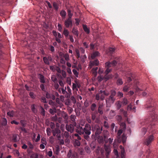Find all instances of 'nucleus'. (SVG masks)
<instances>
[{
  "instance_id": "47",
  "label": "nucleus",
  "mask_w": 158,
  "mask_h": 158,
  "mask_svg": "<svg viewBox=\"0 0 158 158\" xmlns=\"http://www.w3.org/2000/svg\"><path fill=\"white\" fill-rule=\"evenodd\" d=\"M19 129L21 130V131H23L25 133H26L27 132V131L24 128V127H19Z\"/></svg>"
},
{
  "instance_id": "17",
  "label": "nucleus",
  "mask_w": 158,
  "mask_h": 158,
  "mask_svg": "<svg viewBox=\"0 0 158 158\" xmlns=\"http://www.w3.org/2000/svg\"><path fill=\"white\" fill-rule=\"evenodd\" d=\"M38 77L41 83L43 84L45 83V77L43 75L41 74H38Z\"/></svg>"
},
{
  "instance_id": "41",
  "label": "nucleus",
  "mask_w": 158,
  "mask_h": 158,
  "mask_svg": "<svg viewBox=\"0 0 158 158\" xmlns=\"http://www.w3.org/2000/svg\"><path fill=\"white\" fill-rule=\"evenodd\" d=\"M27 144L29 148L31 150H32L34 148V146L30 142L28 141L27 143Z\"/></svg>"
},
{
  "instance_id": "63",
  "label": "nucleus",
  "mask_w": 158,
  "mask_h": 158,
  "mask_svg": "<svg viewBox=\"0 0 158 158\" xmlns=\"http://www.w3.org/2000/svg\"><path fill=\"white\" fill-rule=\"evenodd\" d=\"M110 114L112 116H114L115 115V113L114 111L111 110L110 113Z\"/></svg>"
},
{
  "instance_id": "20",
  "label": "nucleus",
  "mask_w": 158,
  "mask_h": 158,
  "mask_svg": "<svg viewBox=\"0 0 158 158\" xmlns=\"http://www.w3.org/2000/svg\"><path fill=\"white\" fill-rule=\"evenodd\" d=\"M98 138V141L99 143H103L105 141V139L103 136L99 135V136H96Z\"/></svg>"
},
{
  "instance_id": "26",
  "label": "nucleus",
  "mask_w": 158,
  "mask_h": 158,
  "mask_svg": "<svg viewBox=\"0 0 158 158\" xmlns=\"http://www.w3.org/2000/svg\"><path fill=\"white\" fill-rule=\"evenodd\" d=\"M97 108V105L95 103H93L90 106L91 110L92 111H95Z\"/></svg>"
},
{
  "instance_id": "61",
  "label": "nucleus",
  "mask_w": 158,
  "mask_h": 158,
  "mask_svg": "<svg viewBox=\"0 0 158 158\" xmlns=\"http://www.w3.org/2000/svg\"><path fill=\"white\" fill-rule=\"evenodd\" d=\"M124 152H125V151H124V149H122L121 150V157L122 158H124Z\"/></svg>"
},
{
  "instance_id": "62",
  "label": "nucleus",
  "mask_w": 158,
  "mask_h": 158,
  "mask_svg": "<svg viewBox=\"0 0 158 158\" xmlns=\"http://www.w3.org/2000/svg\"><path fill=\"white\" fill-rule=\"evenodd\" d=\"M114 152L115 155L116 156V158H118L119 156L118 151L116 149H114Z\"/></svg>"
},
{
  "instance_id": "36",
  "label": "nucleus",
  "mask_w": 158,
  "mask_h": 158,
  "mask_svg": "<svg viewBox=\"0 0 158 158\" xmlns=\"http://www.w3.org/2000/svg\"><path fill=\"white\" fill-rule=\"evenodd\" d=\"M116 83L118 85H122L123 84V82L122 79L120 78H118L117 79Z\"/></svg>"
},
{
  "instance_id": "54",
  "label": "nucleus",
  "mask_w": 158,
  "mask_h": 158,
  "mask_svg": "<svg viewBox=\"0 0 158 158\" xmlns=\"http://www.w3.org/2000/svg\"><path fill=\"white\" fill-rule=\"evenodd\" d=\"M7 121L6 118H3L2 119V124L3 125L5 126L7 124Z\"/></svg>"
},
{
  "instance_id": "45",
  "label": "nucleus",
  "mask_w": 158,
  "mask_h": 158,
  "mask_svg": "<svg viewBox=\"0 0 158 158\" xmlns=\"http://www.w3.org/2000/svg\"><path fill=\"white\" fill-rule=\"evenodd\" d=\"M12 140L13 142H16L18 141L17 137L16 135H14L12 137Z\"/></svg>"
},
{
  "instance_id": "50",
  "label": "nucleus",
  "mask_w": 158,
  "mask_h": 158,
  "mask_svg": "<svg viewBox=\"0 0 158 158\" xmlns=\"http://www.w3.org/2000/svg\"><path fill=\"white\" fill-rule=\"evenodd\" d=\"M46 131L47 135L48 136H50L51 134V129L49 127L47 128L46 129Z\"/></svg>"
},
{
  "instance_id": "33",
  "label": "nucleus",
  "mask_w": 158,
  "mask_h": 158,
  "mask_svg": "<svg viewBox=\"0 0 158 158\" xmlns=\"http://www.w3.org/2000/svg\"><path fill=\"white\" fill-rule=\"evenodd\" d=\"M66 12L64 10H62L60 12V15L63 18H65L66 15Z\"/></svg>"
},
{
  "instance_id": "42",
  "label": "nucleus",
  "mask_w": 158,
  "mask_h": 158,
  "mask_svg": "<svg viewBox=\"0 0 158 158\" xmlns=\"http://www.w3.org/2000/svg\"><path fill=\"white\" fill-rule=\"evenodd\" d=\"M129 90V87L127 85L125 86L123 89V91L124 92H127Z\"/></svg>"
},
{
  "instance_id": "58",
  "label": "nucleus",
  "mask_w": 158,
  "mask_h": 158,
  "mask_svg": "<svg viewBox=\"0 0 158 158\" xmlns=\"http://www.w3.org/2000/svg\"><path fill=\"white\" fill-rule=\"evenodd\" d=\"M86 56L85 55H84L81 56V60L83 63H84L85 62V59H86Z\"/></svg>"
},
{
  "instance_id": "40",
  "label": "nucleus",
  "mask_w": 158,
  "mask_h": 158,
  "mask_svg": "<svg viewBox=\"0 0 158 158\" xmlns=\"http://www.w3.org/2000/svg\"><path fill=\"white\" fill-rule=\"evenodd\" d=\"M7 114L10 117H13L14 115V112L13 110L10 111L7 113Z\"/></svg>"
},
{
  "instance_id": "39",
  "label": "nucleus",
  "mask_w": 158,
  "mask_h": 158,
  "mask_svg": "<svg viewBox=\"0 0 158 158\" xmlns=\"http://www.w3.org/2000/svg\"><path fill=\"white\" fill-rule=\"evenodd\" d=\"M40 113L43 116H44L45 115V111L44 108L42 106H40Z\"/></svg>"
},
{
  "instance_id": "48",
  "label": "nucleus",
  "mask_w": 158,
  "mask_h": 158,
  "mask_svg": "<svg viewBox=\"0 0 158 158\" xmlns=\"http://www.w3.org/2000/svg\"><path fill=\"white\" fill-rule=\"evenodd\" d=\"M52 131H54L56 134V135L60 133V131L59 128H56L54 130H52Z\"/></svg>"
},
{
  "instance_id": "7",
  "label": "nucleus",
  "mask_w": 158,
  "mask_h": 158,
  "mask_svg": "<svg viewBox=\"0 0 158 158\" xmlns=\"http://www.w3.org/2000/svg\"><path fill=\"white\" fill-rule=\"evenodd\" d=\"M64 24L66 28L71 27L73 25V20L72 19H67L65 21Z\"/></svg>"
},
{
  "instance_id": "56",
  "label": "nucleus",
  "mask_w": 158,
  "mask_h": 158,
  "mask_svg": "<svg viewBox=\"0 0 158 158\" xmlns=\"http://www.w3.org/2000/svg\"><path fill=\"white\" fill-rule=\"evenodd\" d=\"M64 136L65 138H68L69 136V134L67 131H65L64 133Z\"/></svg>"
},
{
  "instance_id": "19",
  "label": "nucleus",
  "mask_w": 158,
  "mask_h": 158,
  "mask_svg": "<svg viewBox=\"0 0 158 158\" xmlns=\"http://www.w3.org/2000/svg\"><path fill=\"white\" fill-rule=\"evenodd\" d=\"M31 110L32 112L35 114H36L37 113V106L35 104H32L31 106Z\"/></svg>"
},
{
  "instance_id": "55",
  "label": "nucleus",
  "mask_w": 158,
  "mask_h": 158,
  "mask_svg": "<svg viewBox=\"0 0 158 158\" xmlns=\"http://www.w3.org/2000/svg\"><path fill=\"white\" fill-rule=\"evenodd\" d=\"M85 152L88 153H89L90 152V148L88 147H86L85 148Z\"/></svg>"
},
{
  "instance_id": "11",
  "label": "nucleus",
  "mask_w": 158,
  "mask_h": 158,
  "mask_svg": "<svg viewBox=\"0 0 158 158\" xmlns=\"http://www.w3.org/2000/svg\"><path fill=\"white\" fill-rule=\"evenodd\" d=\"M109 131L106 130H103L102 131V135L104 138L105 142L106 143L108 142V140L107 139L109 137Z\"/></svg>"
},
{
  "instance_id": "2",
  "label": "nucleus",
  "mask_w": 158,
  "mask_h": 158,
  "mask_svg": "<svg viewBox=\"0 0 158 158\" xmlns=\"http://www.w3.org/2000/svg\"><path fill=\"white\" fill-rule=\"evenodd\" d=\"M77 127L76 132L80 135H83L84 138L87 140L90 139L89 135L91 134V128L89 124H86L84 128L80 125L77 126Z\"/></svg>"
},
{
  "instance_id": "53",
  "label": "nucleus",
  "mask_w": 158,
  "mask_h": 158,
  "mask_svg": "<svg viewBox=\"0 0 158 158\" xmlns=\"http://www.w3.org/2000/svg\"><path fill=\"white\" fill-rule=\"evenodd\" d=\"M30 158H39L38 155L37 154H33L30 156Z\"/></svg>"
},
{
  "instance_id": "14",
  "label": "nucleus",
  "mask_w": 158,
  "mask_h": 158,
  "mask_svg": "<svg viewBox=\"0 0 158 158\" xmlns=\"http://www.w3.org/2000/svg\"><path fill=\"white\" fill-rule=\"evenodd\" d=\"M103 107L104 105L102 103L99 104L98 105L97 112L100 115H102L103 113Z\"/></svg>"
},
{
  "instance_id": "8",
  "label": "nucleus",
  "mask_w": 158,
  "mask_h": 158,
  "mask_svg": "<svg viewBox=\"0 0 158 158\" xmlns=\"http://www.w3.org/2000/svg\"><path fill=\"white\" fill-rule=\"evenodd\" d=\"M99 63V61L98 59L90 60L89 63V66L91 68L93 66L98 65Z\"/></svg>"
},
{
  "instance_id": "35",
  "label": "nucleus",
  "mask_w": 158,
  "mask_h": 158,
  "mask_svg": "<svg viewBox=\"0 0 158 158\" xmlns=\"http://www.w3.org/2000/svg\"><path fill=\"white\" fill-rule=\"evenodd\" d=\"M62 116L65 120L66 121H67L68 119V114L66 113L63 112L62 114Z\"/></svg>"
},
{
  "instance_id": "13",
  "label": "nucleus",
  "mask_w": 158,
  "mask_h": 158,
  "mask_svg": "<svg viewBox=\"0 0 158 158\" xmlns=\"http://www.w3.org/2000/svg\"><path fill=\"white\" fill-rule=\"evenodd\" d=\"M73 124H71L69 125L66 124V130L69 132L72 133L74 131V127Z\"/></svg>"
},
{
  "instance_id": "6",
  "label": "nucleus",
  "mask_w": 158,
  "mask_h": 158,
  "mask_svg": "<svg viewBox=\"0 0 158 158\" xmlns=\"http://www.w3.org/2000/svg\"><path fill=\"white\" fill-rule=\"evenodd\" d=\"M67 156V158H78V153L75 152H73L71 149H70L68 152Z\"/></svg>"
},
{
  "instance_id": "15",
  "label": "nucleus",
  "mask_w": 158,
  "mask_h": 158,
  "mask_svg": "<svg viewBox=\"0 0 158 158\" xmlns=\"http://www.w3.org/2000/svg\"><path fill=\"white\" fill-rule=\"evenodd\" d=\"M106 68V69L105 72V75L103 78H105L106 80H108L109 79H110V78H111L112 76L111 75L110 76H108L107 75L110 72V71L111 70V69H110L109 68Z\"/></svg>"
},
{
  "instance_id": "52",
  "label": "nucleus",
  "mask_w": 158,
  "mask_h": 158,
  "mask_svg": "<svg viewBox=\"0 0 158 158\" xmlns=\"http://www.w3.org/2000/svg\"><path fill=\"white\" fill-rule=\"evenodd\" d=\"M75 136H76L77 137L76 139H78L80 141L81 140V137L79 135V134L77 133L75 134L74 135Z\"/></svg>"
},
{
  "instance_id": "64",
  "label": "nucleus",
  "mask_w": 158,
  "mask_h": 158,
  "mask_svg": "<svg viewBox=\"0 0 158 158\" xmlns=\"http://www.w3.org/2000/svg\"><path fill=\"white\" fill-rule=\"evenodd\" d=\"M95 99L97 101L100 99V97L99 94H96L95 95Z\"/></svg>"
},
{
  "instance_id": "37",
  "label": "nucleus",
  "mask_w": 158,
  "mask_h": 158,
  "mask_svg": "<svg viewBox=\"0 0 158 158\" xmlns=\"http://www.w3.org/2000/svg\"><path fill=\"white\" fill-rule=\"evenodd\" d=\"M43 60L45 64L48 65L49 64V62L47 57L45 56L43 58Z\"/></svg>"
},
{
  "instance_id": "57",
  "label": "nucleus",
  "mask_w": 158,
  "mask_h": 158,
  "mask_svg": "<svg viewBox=\"0 0 158 158\" xmlns=\"http://www.w3.org/2000/svg\"><path fill=\"white\" fill-rule=\"evenodd\" d=\"M104 126L106 128H108L109 127L108 123L106 121L104 122Z\"/></svg>"
},
{
  "instance_id": "31",
  "label": "nucleus",
  "mask_w": 158,
  "mask_h": 158,
  "mask_svg": "<svg viewBox=\"0 0 158 158\" xmlns=\"http://www.w3.org/2000/svg\"><path fill=\"white\" fill-rule=\"evenodd\" d=\"M49 112L51 114L54 115L55 113L56 112V109L55 107L53 108L52 109H50L49 110Z\"/></svg>"
},
{
  "instance_id": "18",
  "label": "nucleus",
  "mask_w": 158,
  "mask_h": 158,
  "mask_svg": "<svg viewBox=\"0 0 158 158\" xmlns=\"http://www.w3.org/2000/svg\"><path fill=\"white\" fill-rule=\"evenodd\" d=\"M100 53L99 52L96 51L94 52L91 54V58L92 60H94L97 57L99 56Z\"/></svg>"
},
{
  "instance_id": "60",
  "label": "nucleus",
  "mask_w": 158,
  "mask_h": 158,
  "mask_svg": "<svg viewBox=\"0 0 158 158\" xmlns=\"http://www.w3.org/2000/svg\"><path fill=\"white\" fill-rule=\"evenodd\" d=\"M40 101L41 102L44 103L47 102L46 99L45 97H42L41 98Z\"/></svg>"
},
{
  "instance_id": "9",
  "label": "nucleus",
  "mask_w": 158,
  "mask_h": 158,
  "mask_svg": "<svg viewBox=\"0 0 158 158\" xmlns=\"http://www.w3.org/2000/svg\"><path fill=\"white\" fill-rule=\"evenodd\" d=\"M104 148L106 152L105 155L106 158H108L110 153L111 152V149L110 145L104 144Z\"/></svg>"
},
{
  "instance_id": "22",
  "label": "nucleus",
  "mask_w": 158,
  "mask_h": 158,
  "mask_svg": "<svg viewBox=\"0 0 158 158\" xmlns=\"http://www.w3.org/2000/svg\"><path fill=\"white\" fill-rule=\"evenodd\" d=\"M76 115L73 114H72L70 117V118L71 121L72 122L73 124L74 125H75L76 124Z\"/></svg>"
},
{
  "instance_id": "46",
  "label": "nucleus",
  "mask_w": 158,
  "mask_h": 158,
  "mask_svg": "<svg viewBox=\"0 0 158 158\" xmlns=\"http://www.w3.org/2000/svg\"><path fill=\"white\" fill-rule=\"evenodd\" d=\"M75 52L76 54V56L77 58V59L79 58L80 57V55L79 50L77 49H76L75 50Z\"/></svg>"
},
{
  "instance_id": "29",
  "label": "nucleus",
  "mask_w": 158,
  "mask_h": 158,
  "mask_svg": "<svg viewBox=\"0 0 158 158\" xmlns=\"http://www.w3.org/2000/svg\"><path fill=\"white\" fill-rule=\"evenodd\" d=\"M121 103L122 105L125 106L128 103V102L126 98H124L121 102Z\"/></svg>"
},
{
  "instance_id": "44",
  "label": "nucleus",
  "mask_w": 158,
  "mask_h": 158,
  "mask_svg": "<svg viewBox=\"0 0 158 158\" xmlns=\"http://www.w3.org/2000/svg\"><path fill=\"white\" fill-rule=\"evenodd\" d=\"M51 79L54 83L57 82V79L55 75H52L51 77Z\"/></svg>"
},
{
  "instance_id": "59",
  "label": "nucleus",
  "mask_w": 158,
  "mask_h": 158,
  "mask_svg": "<svg viewBox=\"0 0 158 158\" xmlns=\"http://www.w3.org/2000/svg\"><path fill=\"white\" fill-rule=\"evenodd\" d=\"M30 96L32 98L34 99L35 98V96L33 92H30L29 94Z\"/></svg>"
},
{
  "instance_id": "25",
  "label": "nucleus",
  "mask_w": 158,
  "mask_h": 158,
  "mask_svg": "<svg viewBox=\"0 0 158 158\" xmlns=\"http://www.w3.org/2000/svg\"><path fill=\"white\" fill-rule=\"evenodd\" d=\"M73 144L75 147L79 146L81 144L80 141L78 139H74Z\"/></svg>"
},
{
  "instance_id": "1",
  "label": "nucleus",
  "mask_w": 158,
  "mask_h": 158,
  "mask_svg": "<svg viewBox=\"0 0 158 158\" xmlns=\"http://www.w3.org/2000/svg\"><path fill=\"white\" fill-rule=\"evenodd\" d=\"M145 107L149 110L151 117L141 122V124L143 125H145V127H143L142 129V135H143L146 133L147 128L148 131H151V129L153 128L155 123L157 120V115L155 114V107L154 100L151 98L148 99Z\"/></svg>"
},
{
  "instance_id": "51",
  "label": "nucleus",
  "mask_w": 158,
  "mask_h": 158,
  "mask_svg": "<svg viewBox=\"0 0 158 158\" xmlns=\"http://www.w3.org/2000/svg\"><path fill=\"white\" fill-rule=\"evenodd\" d=\"M73 72L75 76L76 77H78V73L77 72V70L75 69H73Z\"/></svg>"
},
{
  "instance_id": "28",
  "label": "nucleus",
  "mask_w": 158,
  "mask_h": 158,
  "mask_svg": "<svg viewBox=\"0 0 158 158\" xmlns=\"http://www.w3.org/2000/svg\"><path fill=\"white\" fill-rule=\"evenodd\" d=\"M83 28L84 31L87 34H89L90 32L89 29L87 27L86 25H83Z\"/></svg>"
},
{
  "instance_id": "12",
  "label": "nucleus",
  "mask_w": 158,
  "mask_h": 158,
  "mask_svg": "<svg viewBox=\"0 0 158 158\" xmlns=\"http://www.w3.org/2000/svg\"><path fill=\"white\" fill-rule=\"evenodd\" d=\"M117 63L116 61L115 60L112 62H106L105 63V67L109 68L110 67L115 66L116 65Z\"/></svg>"
},
{
  "instance_id": "16",
  "label": "nucleus",
  "mask_w": 158,
  "mask_h": 158,
  "mask_svg": "<svg viewBox=\"0 0 158 158\" xmlns=\"http://www.w3.org/2000/svg\"><path fill=\"white\" fill-rule=\"evenodd\" d=\"M46 97L48 99H52L53 100H55L56 98L53 94H50L48 92L46 93Z\"/></svg>"
},
{
  "instance_id": "24",
  "label": "nucleus",
  "mask_w": 158,
  "mask_h": 158,
  "mask_svg": "<svg viewBox=\"0 0 158 158\" xmlns=\"http://www.w3.org/2000/svg\"><path fill=\"white\" fill-rule=\"evenodd\" d=\"M115 105L116 106V108L117 110H119L121 107L122 104L121 103V102L120 101H118L116 102L115 104Z\"/></svg>"
},
{
  "instance_id": "10",
  "label": "nucleus",
  "mask_w": 158,
  "mask_h": 158,
  "mask_svg": "<svg viewBox=\"0 0 158 158\" xmlns=\"http://www.w3.org/2000/svg\"><path fill=\"white\" fill-rule=\"evenodd\" d=\"M154 139V137L152 135H151L148 137L144 141V143L147 146L151 143Z\"/></svg>"
},
{
  "instance_id": "34",
  "label": "nucleus",
  "mask_w": 158,
  "mask_h": 158,
  "mask_svg": "<svg viewBox=\"0 0 158 158\" xmlns=\"http://www.w3.org/2000/svg\"><path fill=\"white\" fill-rule=\"evenodd\" d=\"M53 6L55 10L57 11L59 8L58 4L56 2H54L53 3Z\"/></svg>"
},
{
  "instance_id": "3",
  "label": "nucleus",
  "mask_w": 158,
  "mask_h": 158,
  "mask_svg": "<svg viewBox=\"0 0 158 158\" xmlns=\"http://www.w3.org/2000/svg\"><path fill=\"white\" fill-rule=\"evenodd\" d=\"M116 92L114 90L110 91V95L106 99V106L110 107L116 100Z\"/></svg>"
},
{
  "instance_id": "43",
  "label": "nucleus",
  "mask_w": 158,
  "mask_h": 158,
  "mask_svg": "<svg viewBox=\"0 0 158 158\" xmlns=\"http://www.w3.org/2000/svg\"><path fill=\"white\" fill-rule=\"evenodd\" d=\"M115 49L114 48H110L109 49L108 52L110 54H112L115 51Z\"/></svg>"
},
{
  "instance_id": "49",
  "label": "nucleus",
  "mask_w": 158,
  "mask_h": 158,
  "mask_svg": "<svg viewBox=\"0 0 158 158\" xmlns=\"http://www.w3.org/2000/svg\"><path fill=\"white\" fill-rule=\"evenodd\" d=\"M132 105L133 104L130 103L129 105H128L127 107V110L128 111H130L132 109Z\"/></svg>"
},
{
  "instance_id": "38",
  "label": "nucleus",
  "mask_w": 158,
  "mask_h": 158,
  "mask_svg": "<svg viewBox=\"0 0 158 158\" xmlns=\"http://www.w3.org/2000/svg\"><path fill=\"white\" fill-rule=\"evenodd\" d=\"M67 12L68 13V18L72 19V16L73 15V14L71 13V10L69 9H68Z\"/></svg>"
},
{
  "instance_id": "5",
  "label": "nucleus",
  "mask_w": 158,
  "mask_h": 158,
  "mask_svg": "<svg viewBox=\"0 0 158 158\" xmlns=\"http://www.w3.org/2000/svg\"><path fill=\"white\" fill-rule=\"evenodd\" d=\"M92 130L94 133L96 137L99 136L102 131V128L98 125H95L92 127Z\"/></svg>"
},
{
  "instance_id": "30",
  "label": "nucleus",
  "mask_w": 158,
  "mask_h": 158,
  "mask_svg": "<svg viewBox=\"0 0 158 158\" xmlns=\"http://www.w3.org/2000/svg\"><path fill=\"white\" fill-rule=\"evenodd\" d=\"M72 32L77 37H78V31L75 28L73 27L72 29Z\"/></svg>"
},
{
  "instance_id": "4",
  "label": "nucleus",
  "mask_w": 158,
  "mask_h": 158,
  "mask_svg": "<svg viewBox=\"0 0 158 158\" xmlns=\"http://www.w3.org/2000/svg\"><path fill=\"white\" fill-rule=\"evenodd\" d=\"M123 131V130L122 129H120L118 131L117 133V137L118 139V142H120L122 141L123 143L124 144L126 142L127 138L124 134H123L122 136H120L122 133Z\"/></svg>"
},
{
  "instance_id": "27",
  "label": "nucleus",
  "mask_w": 158,
  "mask_h": 158,
  "mask_svg": "<svg viewBox=\"0 0 158 158\" xmlns=\"http://www.w3.org/2000/svg\"><path fill=\"white\" fill-rule=\"evenodd\" d=\"M134 75L131 73V77H128L127 78V82L128 83H129L131 81H132V79H134Z\"/></svg>"
},
{
  "instance_id": "23",
  "label": "nucleus",
  "mask_w": 158,
  "mask_h": 158,
  "mask_svg": "<svg viewBox=\"0 0 158 158\" xmlns=\"http://www.w3.org/2000/svg\"><path fill=\"white\" fill-rule=\"evenodd\" d=\"M98 69V67H96L94 68H93L92 69V74L93 75V76L95 77H96L97 74H98L97 72V70Z\"/></svg>"
},
{
  "instance_id": "32",
  "label": "nucleus",
  "mask_w": 158,
  "mask_h": 158,
  "mask_svg": "<svg viewBox=\"0 0 158 158\" xmlns=\"http://www.w3.org/2000/svg\"><path fill=\"white\" fill-rule=\"evenodd\" d=\"M63 34L64 35L65 37H67L69 35V32L67 29H64L63 32Z\"/></svg>"
},
{
  "instance_id": "21",
  "label": "nucleus",
  "mask_w": 158,
  "mask_h": 158,
  "mask_svg": "<svg viewBox=\"0 0 158 158\" xmlns=\"http://www.w3.org/2000/svg\"><path fill=\"white\" fill-rule=\"evenodd\" d=\"M98 112L97 111H95L91 113V115L92 116V119L94 121L95 119L97 120L98 118L96 117L97 114H98Z\"/></svg>"
}]
</instances>
